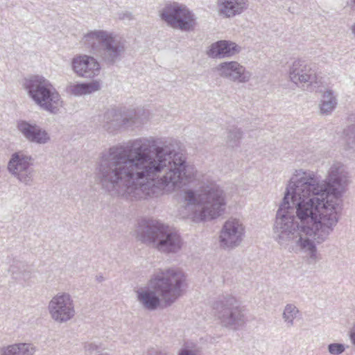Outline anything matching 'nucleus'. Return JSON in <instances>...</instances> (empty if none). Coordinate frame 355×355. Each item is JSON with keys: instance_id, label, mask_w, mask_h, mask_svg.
<instances>
[{"instance_id": "obj_4", "label": "nucleus", "mask_w": 355, "mask_h": 355, "mask_svg": "<svg viewBox=\"0 0 355 355\" xmlns=\"http://www.w3.org/2000/svg\"><path fill=\"white\" fill-rule=\"evenodd\" d=\"M181 203L178 211L183 218L194 222L215 219L225 210V193L216 182L207 181L197 190H184Z\"/></svg>"}, {"instance_id": "obj_25", "label": "nucleus", "mask_w": 355, "mask_h": 355, "mask_svg": "<svg viewBox=\"0 0 355 355\" xmlns=\"http://www.w3.org/2000/svg\"><path fill=\"white\" fill-rule=\"evenodd\" d=\"M348 121L352 123L344 130L346 149L355 150V112L350 114Z\"/></svg>"}, {"instance_id": "obj_8", "label": "nucleus", "mask_w": 355, "mask_h": 355, "mask_svg": "<svg viewBox=\"0 0 355 355\" xmlns=\"http://www.w3.org/2000/svg\"><path fill=\"white\" fill-rule=\"evenodd\" d=\"M148 116L143 109H111L104 113L101 125L107 132L115 133L121 129L143 124L148 119Z\"/></svg>"}, {"instance_id": "obj_19", "label": "nucleus", "mask_w": 355, "mask_h": 355, "mask_svg": "<svg viewBox=\"0 0 355 355\" xmlns=\"http://www.w3.org/2000/svg\"><path fill=\"white\" fill-rule=\"evenodd\" d=\"M218 10L220 15L232 18L242 14L248 7V0H218Z\"/></svg>"}, {"instance_id": "obj_9", "label": "nucleus", "mask_w": 355, "mask_h": 355, "mask_svg": "<svg viewBox=\"0 0 355 355\" xmlns=\"http://www.w3.org/2000/svg\"><path fill=\"white\" fill-rule=\"evenodd\" d=\"M159 16L168 25L183 31H190L196 26V17L186 6L173 2L167 3L160 11Z\"/></svg>"}, {"instance_id": "obj_17", "label": "nucleus", "mask_w": 355, "mask_h": 355, "mask_svg": "<svg viewBox=\"0 0 355 355\" xmlns=\"http://www.w3.org/2000/svg\"><path fill=\"white\" fill-rule=\"evenodd\" d=\"M17 128L29 142L37 144H45L51 139L49 134L36 123H31L26 121L21 120L17 121Z\"/></svg>"}, {"instance_id": "obj_12", "label": "nucleus", "mask_w": 355, "mask_h": 355, "mask_svg": "<svg viewBox=\"0 0 355 355\" xmlns=\"http://www.w3.org/2000/svg\"><path fill=\"white\" fill-rule=\"evenodd\" d=\"M48 311L52 320L58 323L67 322L76 315L74 302L66 292L58 293L51 298Z\"/></svg>"}, {"instance_id": "obj_20", "label": "nucleus", "mask_w": 355, "mask_h": 355, "mask_svg": "<svg viewBox=\"0 0 355 355\" xmlns=\"http://www.w3.org/2000/svg\"><path fill=\"white\" fill-rule=\"evenodd\" d=\"M48 93L43 97L44 100H40L37 105L51 114H58L63 105V101L54 87Z\"/></svg>"}, {"instance_id": "obj_16", "label": "nucleus", "mask_w": 355, "mask_h": 355, "mask_svg": "<svg viewBox=\"0 0 355 355\" xmlns=\"http://www.w3.org/2000/svg\"><path fill=\"white\" fill-rule=\"evenodd\" d=\"M24 86L36 104L40 100H44L43 97L54 87L49 80L40 75L31 76L25 78Z\"/></svg>"}, {"instance_id": "obj_23", "label": "nucleus", "mask_w": 355, "mask_h": 355, "mask_svg": "<svg viewBox=\"0 0 355 355\" xmlns=\"http://www.w3.org/2000/svg\"><path fill=\"white\" fill-rule=\"evenodd\" d=\"M14 279L19 282H27L31 278V270L24 263L21 261H15L10 267Z\"/></svg>"}, {"instance_id": "obj_18", "label": "nucleus", "mask_w": 355, "mask_h": 355, "mask_svg": "<svg viewBox=\"0 0 355 355\" xmlns=\"http://www.w3.org/2000/svg\"><path fill=\"white\" fill-rule=\"evenodd\" d=\"M241 49V48L233 42L220 40L210 46L207 55L213 58H230L239 53Z\"/></svg>"}, {"instance_id": "obj_31", "label": "nucleus", "mask_w": 355, "mask_h": 355, "mask_svg": "<svg viewBox=\"0 0 355 355\" xmlns=\"http://www.w3.org/2000/svg\"><path fill=\"white\" fill-rule=\"evenodd\" d=\"M119 18L120 19H128V20H132L133 19L132 15L130 12H121L119 15Z\"/></svg>"}, {"instance_id": "obj_21", "label": "nucleus", "mask_w": 355, "mask_h": 355, "mask_svg": "<svg viewBox=\"0 0 355 355\" xmlns=\"http://www.w3.org/2000/svg\"><path fill=\"white\" fill-rule=\"evenodd\" d=\"M101 89V83L98 80H93L90 83H70L66 87L67 94L75 96L90 94Z\"/></svg>"}, {"instance_id": "obj_30", "label": "nucleus", "mask_w": 355, "mask_h": 355, "mask_svg": "<svg viewBox=\"0 0 355 355\" xmlns=\"http://www.w3.org/2000/svg\"><path fill=\"white\" fill-rule=\"evenodd\" d=\"M178 355H197V352L191 349L183 348L180 350Z\"/></svg>"}, {"instance_id": "obj_3", "label": "nucleus", "mask_w": 355, "mask_h": 355, "mask_svg": "<svg viewBox=\"0 0 355 355\" xmlns=\"http://www.w3.org/2000/svg\"><path fill=\"white\" fill-rule=\"evenodd\" d=\"M186 287V276L179 268L159 270L150 278L148 285L138 288L137 300L144 309L153 311L162 304L171 306Z\"/></svg>"}, {"instance_id": "obj_11", "label": "nucleus", "mask_w": 355, "mask_h": 355, "mask_svg": "<svg viewBox=\"0 0 355 355\" xmlns=\"http://www.w3.org/2000/svg\"><path fill=\"white\" fill-rule=\"evenodd\" d=\"M245 227L243 222L236 218L227 220L219 234V245L224 250H232L239 247L244 240Z\"/></svg>"}, {"instance_id": "obj_13", "label": "nucleus", "mask_w": 355, "mask_h": 355, "mask_svg": "<svg viewBox=\"0 0 355 355\" xmlns=\"http://www.w3.org/2000/svg\"><path fill=\"white\" fill-rule=\"evenodd\" d=\"M216 71L223 78L238 83H248L252 73L236 61H227L219 64Z\"/></svg>"}, {"instance_id": "obj_2", "label": "nucleus", "mask_w": 355, "mask_h": 355, "mask_svg": "<svg viewBox=\"0 0 355 355\" xmlns=\"http://www.w3.org/2000/svg\"><path fill=\"white\" fill-rule=\"evenodd\" d=\"M348 173L334 164L327 180L310 170H295L276 214L274 236L290 252L304 253L311 263L321 259L317 245L329 239L338 222L339 198Z\"/></svg>"}, {"instance_id": "obj_5", "label": "nucleus", "mask_w": 355, "mask_h": 355, "mask_svg": "<svg viewBox=\"0 0 355 355\" xmlns=\"http://www.w3.org/2000/svg\"><path fill=\"white\" fill-rule=\"evenodd\" d=\"M84 46L108 65L121 60L126 50V41L119 35L105 30H94L81 40Z\"/></svg>"}, {"instance_id": "obj_22", "label": "nucleus", "mask_w": 355, "mask_h": 355, "mask_svg": "<svg viewBox=\"0 0 355 355\" xmlns=\"http://www.w3.org/2000/svg\"><path fill=\"white\" fill-rule=\"evenodd\" d=\"M338 105V98L336 93L331 89H327L322 94L318 107L320 114L323 116H329L336 110Z\"/></svg>"}, {"instance_id": "obj_24", "label": "nucleus", "mask_w": 355, "mask_h": 355, "mask_svg": "<svg viewBox=\"0 0 355 355\" xmlns=\"http://www.w3.org/2000/svg\"><path fill=\"white\" fill-rule=\"evenodd\" d=\"M300 313L299 309L294 304L288 303L285 305L282 317L287 327L294 326V321L300 315Z\"/></svg>"}, {"instance_id": "obj_6", "label": "nucleus", "mask_w": 355, "mask_h": 355, "mask_svg": "<svg viewBox=\"0 0 355 355\" xmlns=\"http://www.w3.org/2000/svg\"><path fill=\"white\" fill-rule=\"evenodd\" d=\"M137 237L142 243L152 245L162 252L176 253L182 246L178 232L158 220H142L139 223Z\"/></svg>"}, {"instance_id": "obj_27", "label": "nucleus", "mask_w": 355, "mask_h": 355, "mask_svg": "<svg viewBox=\"0 0 355 355\" xmlns=\"http://www.w3.org/2000/svg\"><path fill=\"white\" fill-rule=\"evenodd\" d=\"M17 355H33L36 352L35 346L32 343H17Z\"/></svg>"}, {"instance_id": "obj_33", "label": "nucleus", "mask_w": 355, "mask_h": 355, "mask_svg": "<svg viewBox=\"0 0 355 355\" xmlns=\"http://www.w3.org/2000/svg\"><path fill=\"white\" fill-rule=\"evenodd\" d=\"M349 6L351 8L355 11V0H349Z\"/></svg>"}, {"instance_id": "obj_35", "label": "nucleus", "mask_w": 355, "mask_h": 355, "mask_svg": "<svg viewBox=\"0 0 355 355\" xmlns=\"http://www.w3.org/2000/svg\"><path fill=\"white\" fill-rule=\"evenodd\" d=\"M351 31H352V33L354 35L355 37V23L353 24L351 26Z\"/></svg>"}, {"instance_id": "obj_7", "label": "nucleus", "mask_w": 355, "mask_h": 355, "mask_svg": "<svg viewBox=\"0 0 355 355\" xmlns=\"http://www.w3.org/2000/svg\"><path fill=\"white\" fill-rule=\"evenodd\" d=\"M212 309L219 324L228 329L236 331L247 322L245 306L235 295L225 293L212 304Z\"/></svg>"}, {"instance_id": "obj_34", "label": "nucleus", "mask_w": 355, "mask_h": 355, "mask_svg": "<svg viewBox=\"0 0 355 355\" xmlns=\"http://www.w3.org/2000/svg\"><path fill=\"white\" fill-rule=\"evenodd\" d=\"M96 281H98V282H103V281H104V277H103L102 275H99V276H96Z\"/></svg>"}, {"instance_id": "obj_14", "label": "nucleus", "mask_w": 355, "mask_h": 355, "mask_svg": "<svg viewBox=\"0 0 355 355\" xmlns=\"http://www.w3.org/2000/svg\"><path fill=\"white\" fill-rule=\"evenodd\" d=\"M288 75L291 81L296 85H312L317 80L316 72L312 64L300 59L292 63Z\"/></svg>"}, {"instance_id": "obj_15", "label": "nucleus", "mask_w": 355, "mask_h": 355, "mask_svg": "<svg viewBox=\"0 0 355 355\" xmlns=\"http://www.w3.org/2000/svg\"><path fill=\"white\" fill-rule=\"evenodd\" d=\"M71 67L78 76L85 78L98 76L101 70L98 62L94 57L87 55L75 56L71 61Z\"/></svg>"}, {"instance_id": "obj_10", "label": "nucleus", "mask_w": 355, "mask_h": 355, "mask_svg": "<svg viewBox=\"0 0 355 355\" xmlns=\"http://www.w3.org/2000/svg\"><path fill=\"white\" fill-rule=\"evenodd\" d=\"M34 159L22 152L12 154L8 163V171L19 182L31 186L34 182L35 170L33 168Z\"/></svg>"}, {"instance_id": "obj_26", "label": "nucleus", "mask_w": 355, "mask_h": 355, "mask_svg": "<svg viewBox=\"0 0 355 355\" xmlns=\"http://www.w3.org/2000/svg\"><path fill=\"white\" fill-rule=\"evenodd\" d=\"M243 133L236 127H232L227 130L226 144L230 148L238 147L240 144Z\"/></svg>"}, {"instance_id": "obj_1", "label": "nucleus", "mask_w": 355, "mask_h": 355, "mask_svg": "<svg viewBox=\"0 0 355 355\" xmlns=\"http://www.w3.org/2000/svg\"><path fill=\"white\" fill-rule=\"evenodd\" d=\"M172 138L143 137L105 149L95 178L102 189L136 202L159 198L189 181L185 156Z\"/></svg>"}, {"instance_id": "obj_28", "label": "nucleus", "mask_w": 355, "mask_h": 355, "mask_svg": "<svg viewBox=\"0 0 355 355\" xmlns=\"http://www.w3.org/2000/svg\"><path fill=\"white\" fill-rule=\"evenodd\" d=\"M0 355H17V343L3 346L1 347Z\"/></svg>"}, {"instance_id": "obj_32", "label": "nucleus", "mask_w": 355, "mask_h": 355, "mask_svg": "<svg viewBox=\"0 0 355 355\" xmlns=\"http://www.w3.org/2000/svg\"><path fill=\"white\" fill-rule=\"evenodd\" d=\"M351 339L353 343L355 344V326L353 327L351 332Z\"/></svg>"}, {"instance_id": "obj_29", "label": "nucleus", "mask_w": 355, "mask_h": 355, "mask_svg": "<svg viewBox=\"0 0 355 355\" xmlns=\"http://www.w3.org/2000/svg\"><path fill=\"white\" fill-rule=\"evenodd\" d=\"M345 349V345L340 343H331L328 346L329 352L333 355H339Z\"/></svg>"}]
</instances>
